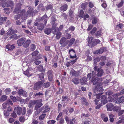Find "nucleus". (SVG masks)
<instances>
[{
	"label": "nucleus",
	"instance_id": "f257e3e1",
	"mask_svg": "<svg viewBox=\"0 0 124 124\" xmlns=\"http://www.w3.org/2000/svg\"><path fill=\"white\" fill-rule=\"evenodd\" d=\"M98 80V78H96L95 79L93 82V85H97L94 90V93H101L103 91V89L102 87H100L101 84L100 83V81Z\"/></svg>",
	"mask_w": 124,
	"mask_h": 124
},
{
	"label": "nucleus",
	"instance_id": "f03ea898",
	"mask_svg": "<svg viewBox=\"0 0 124 124\" xmlns=\"http://www.w3.org/2000/svg\"><path fill=\"white\" fill-rule=\"evenodd\" d=\"M25 10H23L21 12V16H22V19L23 20H24L26 19L27 16H31L33 14V11L32 8H31L28 11L27 15L25 14Z\"/></svg>",
	"mask_w": 124,
	"mask_h": 124
},
{
	"label": "nucleus",
	"instance_id": "7ed1b4c3",
	"mask_svg": "<svg viewBox=\"0 0 124 124\" xmlns=\"http://www.w3.org/2000/svg\"><path fill=\"white\" fill-rule=\"evenodd\" d=\"M52 29V32L54 34H56V38L57 39H59L61 36V33L59 31L58 28L56 27L55 24H53V25Z\"/></svg>",
	"mask_w": 124,
	"mask_h": 124
},
{
	"label": "nucleus",
	"instance_id": "20e7f679",
	"mask_svg": "<svg viewBox=\"0 0 124 124\" xmlns=\"http://www.w3.org/2000/svg\"><path fill=\"white\" fill-rule=\"evenodd\" d=\"M97 67L96 66H95L94 68V71H92V73L88 74L87 76V78L89 79H91V81L92 82H93L94 80H95V78L96 76V71L97 70Z\"/></svg>",
	"mask_w": 124,
	"mask_h": 124
},
{
	"label": "nucleus",
	"instance_id": "39448f33",
	"mask_svg": "<svg viewBox=\"0 0 124 124\" xmlns=\"http://www.w3.org/2000/svg\"><path fill=\"white\" fill-rule=\"evenodd\" d=\"M14 110L18 115H21L22 113L23 115H24L26 113V110L25 108H23L22 110L21 108L19 107H15Z\"/></svg>",
	"mask_w": 124,
	"mask_h": 124
},
{
	"label": "nucleus",
	"instance_id": "423d86ee",
	"mask_svg": "<svg viewBox=\"0 0 124 124\" xmlns=\"http://www.w3.org/2000/svg\"><path fill=\"white\" fill-rule=\"evenodd\" d=\"M88 46L90 47H92L96 45V44L94 43V39L92 37H88Z\"/></svg>",
	"mask_w": 124,
	"mask_h": 124
},
{
	"label": "nucleus",
	"instance_id": "0eeeda50",
	"mask_svg": "<svg viewBox=\"0 0 124 124\" xmlns=\"http://www.w3.org/2000/svg\"><path fill=\"white\" fill-rule=\"evenodd\" d=\"M42 101V99H40L36 100V101L34 102L36 104V105L35 108V110H37L39 108L41 107L42 105L43 104L41 103Z\"/></svg>",
	"mask_w": 124,
	"mask_h": 124
},
{
	"label": "nucleus",
	"instance_id": "6e6552de",
	"mask_svg": "<svg viewBox=\"0 0 124 124\" xmlns=\"http://www.w3.org/2000/svg\"><path fill=\"white\" fill-rule=\"evenodd\" d=\"M44 81L43 80H41L38 83H37L34 84V89L35 90H38L39 89L41 86Z\"/></svg>",
	"mask_w": 124,
	"mask_h": 124
},
{
	"label": "nucleus",
	"instance_id": "1a4fd4ad",
	"mask_svg": "<svg viewBox=\"0 0 124 124\" xmlns=\"http://www.w3.org/2000/svg\"><path fill=\"white\" fill-rule=\"evenodd\" d=\"M69 42V40H67L66 38L63 37L61 38L60 43L64 46L67 45Z\"/></svg>",
	"mask_w": 124,
	"mask_h": 124
},
{
	"label": "nucleus",
	"instance_id": "9d476101",
	"mask_svg": "<svg viewBox=\"0 0 124 124\" xmlns=\"http://www.w3.org/2000/svg\"><path fill=\"white\" fill-rule=\"evenodd\" d=\"M65 119L68 124H73L75 123L76 121V119L75 118H73L71 120V119H69L67 116L65 117Z\"/></svg>",
	"mask_w": 124,
	"mask_h": 124
},
{
	"label": "nucleus",
	"instance_id": "9b49d317",
	"mask_svg": "<svg viewBox=\"0 0 124 124\" xmlns=\"http://www.w3.org/2000/svg\"><path fill=\"white\" fill-rule=\"evenodd\" d=\"M69 52L70 54L71 58H76L75 53L73 49H71L69 51Z\"/></svg>",
	"mask_w": 124,
	"mask_h": 124
},
{
	"label": "nucleus",
	"instance_id": "f8f14e48",
	"mask_svg": "<svg viewBox=\"0 0 124 124\" xmlns=\"http://www.w3.org/2000/svg\"><path fill=\"white\" fill-rule=\"evenodd\" d=\"M48 75V77L49 81H51L52 80V79L53 78V71L52 70H48L47 72Z\"/></svg>",
	"mask_w": 124,
	"mask_h": 124
},
{
	"label": "nucleus",
	"instance_id": "ddd939ff",
	"mask_svg": "<svg viewBox=\"0 0 124 124\" xmlns=\"http://www.w3.org/2000/svg\"><path fill=\"white\" fill-rule=\"evenodd\" d=\"M106 50V48L105 47H102L100 48L99 50H97L96 51L94 52L93 53L94 54H102L104 51Z\"/></svg>",
	"mask_w": 124,
	"mask_h": 124
},
{
	"label": "nucleus",
	"instance_id": "4468645a",
	"mask_svg": "<svg viewBox=\"0 0 124 124\" xmlns=\"http://www.w3.org/2000/svg\"><path fill=\"white\" fill-rule=\"evenodd\" d=\"M25 41L24 38H21L18 39L17 41V43L19 46L22 45Z\"/></svg>",
	"mask_w": 124,
	"mask_h": 124
},
{
	"label": "nucleus",
	"instance_id": "2eb2a0df",
	"mask_svg": "<svg viewBox=\"0 0 124 124\" xmlns=\"http://www.w3.org/2000/svg\"><path fill=\"white\" fill-rule=\"evenodd\" d=\"M15 46L14 45H10V44H8L6 46V50H12L15 47Z\"/></svg>",
	"mask_w": 124,
	"mask_h": 124
},
{
	"label": "nucleus",
	"instance_id": "dca6fc26",
	"mask_svg": "<svg viewBox=\"0 0 124 124\" xmlns=\"http://www.w3.org/2000/svg\"><path fill=\"white\" fill-rule=\"evenodd\" d=\"M20 3H19L16 5L14 11L15 13H19L20 11Z\"/></svg>",
	"mask_w": 124,
	"mask_h": 124
},
{
	"label": "nucleus",
	"instance_id": "f3484780",
	"mask_svg": "<svg viewBox=\"0 0 124 124\" xmlns=\"http://www.w3.org/2000/svg\"><path fill=\"white\" fill-rule=\"evenodd\" d=\"M124 26V25L121 23H118L116 26V30L118 31L121 29L123 28Z\"/></svg>",
	"mask_w": 124,
	"mask_h": 124
},
{
	"label": "nucleus",
	"instance_id": "a211bd4d",
	"mask_svg": "<svg viewBox=\"0 0 124 124\" xmlns=\"http://www.w3.org/2000/svg\"><path fill=\"white\" fill-rule=\"evenodd\" d=\"M107 110L108 111H111L113 109L114 106L112 103H109L107 105Z\"/></svg>",
	"mask_w": 124,
	"mask_h": 124
},
{
	"label": "nucleus",
	"instance_id": "6ab92c4d",
	"mask_svg": "<svg viewBox=\"0 0 124 124\" xmlns=\"http://www.w3.org/2000/svg\"><path fill=\"white\" fill-rule=\"evenodd\" d=\"M48 19L47 15H45L43 17H41L40 20L42 21L44 20V25H45L47 23Z\"/></svg>",
	"mask_w": 124,
	"mask_h": 124
},
{
	"label": "nucleus",
	"instance_id": "aec40b11",
	"mask_svg": "<svg viewBox=\"0 0 124 124\" xmlns=\"http://www.w3.org/2000/svg\"><path fill=\"white\" fill-rule=\"evenodd\" d=\"M97 72H98L96 74V76L99 77H101L103 73V70L99 68L98 69Z\"/></svg>",
	"mask_w": 124,
	"mask_h": 124
},
{
	"label": "nucleus",
	"instance_id": "412c9836",
	"mask_svg": "<svg viewBox=\"0 0 124 124\" xmlns=\"http://www.w3.org/2000/svg\"><path fill=\"white\" fill-rule=\"evenodd\" d=\"M6 5L7 7L12 6L13 5V3L12 1H10L7 5L6 3H3L2 4V7H4Z\"/></svg>",
	"mask_w": 124,
	"mask_h": 124
},
{
	"label": "nucleus",
	"instance_id": "4be33fe9",
	"mask_svg": "<svg viewBox=\"0 0 124 124\" xmlns=\"http://www.w3.org/2000/svg\"><path fill=\"white\" fill-rule=\"evenodd\" d=\"M113 97L115 98L114 101H115L116 103H119L121 102L120 97L119 98H118V97L116 95H115L113 96Z\"/></svg>",
	"mask_w": 124,
	"mask_h": 124
},
{
	"label": "nucleus",
	"instance_id": "5701e85b",
	"mask_svg": "<svg viewBox=\"0 0 124 124\" xmlns=\"http://www.w3.org/2000/svg\"><path fill=\"white\" fill-rule=\"evenodd\" d=\"M101 103H103V104H105L107 102V101L106 99V97L104 95H103L101 97Z\"/></svg>",
	"mask_w": 124,
	"mask_h": 124
},
{
	"label": "nucleus",
	"instance_id": "b1692460",
	"mask_svg": "<svg viewBox=\"0 0 124 124\" xmlns=\"http://www.w3.org/2000/svg\"><path fill=\"white\" fill-rule=\"evenodd\" d=\"M123 33H124V31H122V33H119L117 35V39H122L123 37Z\"/></svg>",
	"mask_w": 124,
	"mask_h": 124
},
{
	"label": "nucleus",
	"instance_id": "393cba45",
	"mask_svg": "<svg viewBox=\"0 0 124 124\" xmlns=\"http://www.w3.org/2000/svg\"><path fill=\"white\" fill-rule=\"evenodd\" d=\"M68 8V6L67 4H65L62 6L60 8V10L62 11H66Z\"/></svg>",
	"mask_w": 124,
	"mask_h": 124
},
{
	"label": "nucleus",
	"instance_id": "a878e982",
	"mask_svg": "<svg viewBox=\"0 0 124 124\" xmlns=\"http://www.w3.org/2000/svg\"><path fill=\"white\" fill-rule=\"evenodd\" d=\"M44 25L42 23H39L37 26V28L38 30L42 31L43 29Z\"/></svg>",
	"mask_w": 124,
	"mask_h": 124
},
{
	"label": "nucleus",
	"instance_id": "bb28decb",
	"mask_svg": "<svg viewBox=\"0 0 124 124\" xmlns=\"http://www.w3.org/2000/svg\"><path fill=\"white\" fill-rule=\"evenodd\" d=\"M87 81V79L85 77H84L80 80V83L82 85L84 84Z\"/></svg>",
	"mask_w": 124,
	"mask_h": 124
},
{
	"label": "nucleus",
	"instance_id": "cd10ccee",
	"mask_svg": "<svg viewBox=\"0 0 124 124\" xmlns=\"http://www.w3.org/2000/svg\"><path fill=\"white\" fill-rule=\"evenodd\" d=\"M35 95L36 98H40L43 96V94L42 93L39 92L36 93Z\"/></svg>",
	"mask_w": 124,
	"mask_h": 124
},
{
	"label": "nucleus",
	"instance_id": "c85d7f7f",
	"mask_svg": "<svg viewBox=\"0 0 124 124\" xmlns=\"http://www.w3.org/2000/svg\"><path fill=\"white\" fill-rule=\"evenodd\" d=\"M77 58L73 61H70L69 62H68L67 63V66H69V65H72L74 64L76 61Z\"/></svg>",
	"mask_w": 124,
	"mask_h": 124
},
{
	"label": "nucleus",
	"instance_id": "c756f323",
	"mask_svg": "<svg viewBox=\"0 0 124 124\" xmlns=\"http://www.w3.org/2000/svg\"><path fill=\"white\" fill-rule=\"evenodd\" d=\"M31 41L30 40H27L25 41L23 45V46L25 47H28L30 44Z\"/></svg>",
	"mask_w": 124,
	"mask_h": 124
},
{
	"label": "nucleus",
	"instance_id": "7c9ffc66",
	"mask_svg": "<svg viewBox=\"0 0 124 124\" xmlns=\"http://www.w3.org/2000/svg\"><path fill=\"white\" fill-rule=\"evenodd\" d=\"M52 29L50 28H46L44 31L45 33L47 35H49L51 32V31H52Z\"/></svg>",
	"mask_w": 124,
	"mask_h": 124
},
{
	"label": "nucleus",
	"instance_id": "2f4dec72",
	"mask_svg": "<svg viewBox=\"0 0 124 124\" xmlns=\"http://www.w3.org/2000/svg\"><path fill=\"white\" fill-rule=\"evenodd\" d=\"M31 72H29V71L27 70L26 71H24L23 72V73L25 75L27 76L30 77L32 75V73H30Z\"/></svg>",
	"mask_w": 124,
	"mask_h": 124
},
{
	"label": "nucleus",
	"instance_id": "473e14b6",
	"mask_svg": "<svg viewBox=\"0 0 124 124\" xmlns=\"http://www.w3.org/2000/svg\"><path fill=\"white\" fill-rule=\"evenodd\" d=\"M115 95H113L112 97L110 96L108 97V101L109 102H114L115 98L114 97H113V96Z\"/></svg>",
	"mask_w": 124,
	"mask_h": 124
},
{
	"label": "nucleus",
	"instance_id": "72a5a7b5",
	"mask_svg": "<svg viewBox=\"0 0 124 124\" xmlns=\"http://www.w3.org/2000/svg\"><path fill=\"white\" fill-rule=\"evenodd\" d=\"M7 19L6 17H1L0 18V25H1L3 24V22L5 21Z\"/></svg>",
	"mask_w": 124,
	"mask_h": 124
},
{
	"label": "nucleus",
	"instance_id": "f704fd0d",
	"mask_svg": "<svg viewBox=\"0 0 124 124\" xmlns=\"http://www.w3.org/2000/svg\"><path fill=\"white\" fill-rule=\"evenodd\" d=\"M15 33V31H14L12 29H10L7 32V34L8 35H10Z\"/></svg>",
	"mask_w": 124,
	"mask_h": 124
},
{
	"label": "nucleus",
	"instance_id": "c9c22d12",
	"mask_svg": "<svg viewBox=\"0 0 124 124\" xmlns=\"http://www.w3.org/2000/svg\"><path fill=\"white\" fill-rule=\"evenodd\" d=\"M75 40V39L74 38L71 39L69 41V43L68 45V46L70 47L73 44Z\"/></svg>",
	"mask_w": 124,
	"mask_h": 124
},
{
	"label": "nucleus",
	"instance_id": "e433bc0d",
	"mask_svg": "<svg viewBox=\"0 0 124 124\" xmlns=\"http://www.w3.org/2000/svg\"><path fill=\"white\" fill-rule=\"evenodd\" d=\"M35 101H30L29 104V106L30 107L34 106V104H36V103H35L34 102Z\"/></svg>",
	"mask_w": 124,
	"mask_h": 124
},
{
	"label": "nucleus",
	"instance_id": "4c0bfd02",
	"mask_svg": "<svg viewBox=\"0 0 124 124\" xmlns=\"http://www.w3.org/2000/svg\"><path fill=\"white\" fill-rule=\"evenodd\" d=\"M72 81L75 84H78L79 83V80L78 78L73 79L72 80Z\"/></svg>",
	"mask_w": 124,
	"mask_h": 124
},
{
	"label": "nucleus",
	"instance_id": "58836bf2",
	"mask_svg": "<svg viewBox=\"0 0 124 124\" xmlns=\"http://www.w3.org/2000/svg\"><path fill=\"white\" fill-rule=\"evenodd\" d=\"M38 69L39 71H44L45 69H44L43 66L42 65H40L38 66Z\"/></svg>",
	"mask_w": 124,
	"mask_h": 124
},
{
	"label": "nucleus",
	"instance_id": "ea45409f",
	"mask_svg": "<svg viewBox=\"0 0 124 124\" xmlns=\"http://www.w3.org/2000/svg\"><path fill=\"white\" fill-rule=\"evenodd\" d=\"M87 3V2H85L82 3L81 5V8L83 9H85L86 8V6Z\"/></svg>",
	"mask_w": 124,
	"mask_h": 124
},
{
	"label": "nucleus",
	"instance_id": "a19ab883",
	"mask_svg": "<svg viewBox=\"0 0 124 124\" xmlns=\"http://www.w3.org/2000/svg\"><path fill=\"white\" fill-rule=\"evenodd\" d=\"M84 12L83 10H81L79 12V17H81L82 18L84 17Z\"/></svg>",
	"mask_w": 124,
	"mask_h": 124
},
{
	"label": "nucleus",
	"instance_id": "79ce46f5",
	"mask_svg": "<svg viewBox=\"0 0 124 124\" xmlns=\"http://www.w3.org/2000/svg\"><path fill=\"white\" fill-rule=\"evenodd\" d=\"M7 98V96L5 95H3L1 96L0 99V101H3L6 100Z\"/></svg>",
	"mask_w": 124,
	"mask_h": 124
},
{
	"label": "nucleus",
	"instance_id": "37998d69",
	"mask_svg": "<svg viewBox=\"0 0 124 124\" xmlns=\"http://www.w3.org/2000/svg\"><path fill=\"white\" fill-rule=\"evenodd\" d=\"M4 113L5 118H8L9 115V113L6 111H4Z\"/></svg>",
	"mask_w": 124,
	"mask_h": 124
},
{
	"label": "nucleus",
	"instance_id": "c03bdc74",
	"mask_svg": "<svg viewBox=\"0 0 124 124\" xmlns=\"http://www.w3.org/2000/svg\"><path fill=\"white\" fill-rule=\"evenodd\" d=\"M70 73L72 74V76H77L78 74L76 73V72L73 70H71L70 72Z\"/></svg>",
	"mask_w": 124,
	"mask_h": 124
},
{
	"label": "nucleus",
	"instance_id": "a18cd8bd",
	"mask_svg": "<svg viewBox=\"0 0 124 124\" xmlns=\"http://www.w3.org/2000/svg\"><path fill=\"white\" fill-rule=\"evenodd\" d=\"M50 83L49 82H47L46 83H44L42 85L45 88H47L49 86Z\"/></svg>",
	"mask_w": 124,
	"mask_h": 124
},
{
	"label": "nucleus",
	"instance_id": "49530a36",
	"mask_svg": "<svg viewBox=\"0 0 124 124\" xmlns=\"http://www.w3.org/2000/svg\"><path fill=\"white\" fill-rule=\"evenodd\" d=\"M45 107L46 109L43 111V113L47 112L50 110V108L48 107V106L45 105Z\"/></svg>",
	"mask_w": 124,
	"mask_h": 124
},
{
	"label": "nucleus",
	"instance_id": "de8ad7c7",
	"mask_svg": "<svg viewBox=\"0 0 124 124\" xmlns=\"http://www.w3.org/2000/svg\"><path fill=\"white\" fill-rule=\"evenodd\" d=\"M95 93L94 94V95H96V98H97V99H99L100 98L101 95V94L102 93Z\"/></svg>",
	"mask_w": 124,
	"mask_h": 124
},
{
	"label": "nucleus",
	"instance_id": "09e8293b",
	"mask_svg": "<svg viewBox=\"0 0 124 124\" xmlns=\"http://www.w3.org/2000/svg\"><path fill=\"white\" fill-rule=\"evenodd\" d=\"M81 101L83 104H85V105H86L87 104V103L86 102V100L85 98H82L81 99Z\"/></svg>",
	"mask_w": 124,
	"mask_h": 124
},
{
	"label": "nucleus",
	"instance_id": "8fccbe9b",
	"mask_svg": "<svg viewBox=\"0 0 124 124\" xmlns=\"http://www.w3.org/2000/svg\"><path fill=\"white\" fill-rule=\"evenodd\" d=\"M100 59L99 58H95L94 60V65H96V63L97 62H99L100 61Z\"/></svg>",
	"mask_w": 124,
	"mask_h": 124
},
{
	"label": "nucleus",
	"instance_id": "3c124183",
	"mask_svg": "<svg viewBox=\"0 0 124 124\" xmlns=\"http://www.w3.org/2000/svg\"><path fill=\"white\" fill-rule=\"evenodd\" d=\"M11 92V90L9 88H7L6 89L5 91V92L6 94H9Z\"/></svg>",
	"mask_w": 124,
	"mask_h": 124
},
{
	"label": "nucleus",
	"instance_id": "603ef678",
	"mask_svg": "<svg viewBox=\"0 0 124 124\" xmlns=\"http://www.w3.org/2000/svg\"><path fill=\"white\" fill-rule=\"evenodd\" d=\"M98 18L97 17H94L92 21V23L93 24H95L97 22Z\"/></svg>",
	"mask_w": 124,
	"mask_h": 124
},
{
	"label": "nucleus",
	"instance_id": "864d4df0",
	"mask_svg": "<svg viewBox=\"0 0 124 124\" xmlns=\"http://www.w3.org/2000/svg\"><path fill=\"white\" fill-rule=\"evenodd\" d=\"M8 105L7 103L6 102L4 103L2 105V109H6L7 106Z\"/></svg>",
	"mask_w": 124,
	"mask_h": 124
},
{
	"label": "nucleus",
	"instance_id": "5fc2aeb1",
	"mask_svg": "<svg viewBox=\"0 0 124 124\" xmlns=\"http://www.w3.org/2000/svg\"><path fill=\"white\" fill-rule=\"evenodd\" d=\"M44 106H43L41 108L39 109V111H37L35 112V113L36 114V115H38L43 110V108H44Z\"/></svg>",
	"mask_w": 124,
	"mask_h": 124
},
{
	"label": "nucleus",
	"instance_id": "6e6d98bb",
	"mask_svg": "<svg viewBox=\"0 0 124 124\" xmlns=\"http://www.w3.org/2000/svg\"><path fill=\"white\" fill-rule=\"evenodd\" d=\"M35 64L37 65H38L41 63V61L39 59H36L34 61Z\"/></svg>",
	"mask_w": 124,
	"mask_h": 124
},
{
	"label": "nucleus",
	"instance_id": "4d7b16f0",
	"mask_svg": "<svg viewBox=\"0 0 124 124\" xmlns=\"http://www.w3.org/2000/svg\"><path fill=\"white\" fill-rule=\"evenodd\" d=\"M101 34V30H99V31H97L95 35L97 36H100Z\"/></svg>",
	"mask_w": 124,
	"mask_h": 124
},
{
	"label": "nucleus",
	"instance_id": "13d9d810",
	"mask_svg": "<svg viewBox=\"0 0 124 124\" xmlns=\"http://www.w3.org/2000/svg\"><path fill=\"white\" fill-rule=\"evenodd\" d=\"M56 121L54 120H50L48 121L47 123L48 124H54Z\"/></svg>",
	"mask_w": 124,
	"mask_h": 124
},
{
	"label": "nucleus",
	"instance_id": "bf43d9fd",
	"mask_svg": "<svg viewBox=\"0 0 124 124\" xmlns=\"http://www.w3.org/2000/svg\"><path fill=\"white\" fill-rule=\"evenodd\" d=\"M4 10L5 11L4 12L5 13L8 14H9V9L8 8H6L4 9Z\"/></svg>",
	"mask_w": 124,
	"mask_h": 124
},
{
	"label": "nucleus",
	"instance_id": "052dcab7",
	"mask_svg": "<svg viewBox=\"0 0 124 124\" xmlns=\"http://www.w3.org/2000/svg\"><path fill=\"white\" fill-rule=\"evenodd\" d=\"M45 116L46 115L45 114H42L39 116V119L41 120H43Z\"/></svg>",
	"mask_w": 124,
	"mask_h": 124
},
{
	"label": "nucleus",
	"instance_id": "680f3d73",
	"mask_svg": "<svg viewBox=\"0 0 124 124\" xmlns=\"http://www.w3.org/2000/svg\"><path fill=\"white\" fill-rule=\"evenodd\" d=\"M52 8V6L50 4L48 5L46 7V9L47 10H48L50 9H51Z\"/></svg>",
	"mask_w": 124,
	"mask_h": 124
},
{
	"label": "nucleus",
	"instance_id": "e2e57ef3",
	"mask_svg": "<svg viewBox=\"0 0 124 124\" xmlns=\"http://www.w3.org/2000/svg\"><path fill=\"white\" fill-rule=\"evenodd\" d=\"M19 120L20 121V122H24V121L25 119V118L24 117V116H23L20 117L19 118Z\"/></svg>",
	"mask_w": 124,
	"mask_h": 124
},
{
	"label": "nucleus",
	"instance_id": "0e129e2a",
	"mask_svg": "<svg viewBox=\"0 0 124 124\" xmlns=\"http://www.w3.org/2000/svg\"><path fill=\"white\" fill-rule=\"evenodd\" d=\"M84 17L83 18L84 19V20H86V18H89V16L87 14H85L84 16Z\"/></svg>",
	"mask_w": 124,
	"mask_h": 124
},
{
	"label": "nucleus",
	"instance_id": "69168bd1",
	"mask_svg": "<svg viewBox=\"0 0 124 124\" xmlns=\"http://www.w3.org/2000/svg\"><path fill=\"white\" fill-rule=\"evenodd\" d=\"M31 49L32 51H33L36 48V46L34 44H32L31 45Z\"/></svg>",
	"mask_w": 124,
	"mask_h": 124
},
{
	"label": "nucleus",
	"instance_id": "338daca9",
	"mask_svg": "<svg viewBox=\"0 0 124 124\" xmlns=\"http://www.w3.org/2000/svg\"><path fill=\"white\" fill-rule=\"evenodd\" d=\"M39 53V52L37 51H36L33 52L32 54V55L33 56H34L37 55Z\"/></svg>",
	"mask_w": 124,
	"mask_h": 124
},
{
	"label": "nucleus",
	"instance_id": "774afa93",
	"mask_svg": "<svg viewBox=\"0 0 124 124\" xmlns=\"http://www.w3.org/2000/svg\"><path fill=\"white\" fill-rule=\"evenodd\" d=\"M96 30L97 29L96 27L94 28L92 31L90 32L91 34H94Z\"/></svg>",
	"mask_w": 124,
	"mask_h": 124
}]
</instances>
